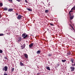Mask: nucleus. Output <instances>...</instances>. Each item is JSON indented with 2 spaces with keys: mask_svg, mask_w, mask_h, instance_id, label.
<instances>
[{
  "mask_svg": "<svg viewBox=\"0 0 75 75\" xmlns=\"http://www.w3.org/2000/svg\"><path fill=\"white\" fill-rule=\"evenodd\" d=\"M22 36L23 37V38L24 39H26L28 37V35H25V33H23L22 34Z\"/></svg>",
  "mask_w": 75,
  "mask_h": 75,
  "instance_id": "nucleus-1",
  "label": "nucleus"
},
{
  "mask_svg": "<svg viewBox=\"0 0 75 75\" xmlns=\"http://www.w3.org/2000/svg\"><path fill=\"white\" fill-rule=\"evenodd\" d=\"M7 69H8V67H7V66H5L4 67V68H3L2 69V70L3 71H7Z\"/></svg>",
  "mask_w": 75,
  "mask_h": 75,
  "instance_id": "nucleus-2",
  "label": "nucleus"
},
{
  "mask_svg": "<svg viewBox=\"0 0 75 75\" xmlns=\"http://www.w3.org/2000/svg\"><path fill=\"white\" fill-rule=\"evenodd\" d=\"M33 45H34V44L33 43H31L29 45V47L30 48H31L33 47Z\"/></svg>",
  "mask_w": 75,
  "mask_h": 75,
  "instance_id": "nucleus-3",
  "label": "nucleus"
},
{
  "mask_svg": "<svg viewBox=\"0 0 75 75\" xmlns=\"http://www.w3.org/2000/svg\"><path fill=\"white\" fill-rule=\"evenodd\" d=\"M70 69H71V71H74L75 70V67H70Z\"/></svg>",
  "mask_w": 75,
  "mask_h": 75,
  "instance_id": "nucleus-4",
  "label": "nucleus"
},
{
  "mask_svg": "<svg viewBox=\"0 0 75 75\" xmlns=\"http://www.w3.org/2000/svg\"><path fill=\"white\" fill-rule=\"evenodd\" d=\"M21 17H22V16L21 15H18L17 17V18L18 20H20L21 18Z\"/></svg>",
  "mask_w": 75,
  "mask_h": 75,
  "instance_id": "nucleus-5",
  "label": "nucleus"
},
{
  "mask_svg": "<svg viewBox=\"0 0 75 75\" xmlns=\"http://www.w3.org/2000/svg\"><path fill=\"white\" fill-rule=\"evenodd\" d=\"M25 45L23 44V46H21V49H24V48H25Z\"/></svg>",
  "mask_w": 75,
  "mask_h": 75,
  "instance_id": "nucleus-6",
  "label": "nucleus"
},
{
  "mask_svg": "<svg viewBox=\"0 0 75 75\" xmlns=\"http://www.w3.org/2000/svg\"><path fill=\"white\" fill-rule=\"evenodd\" d=\"M71 12H73V11H69V17H71V16H72V14L70 13Z\"/></svg>",
  "mask_w": 75,
  "mask_h": 75,
  "instance_id": "nucleus-7",
  "label": "nucleus"
},
{
  "mask_svg": "<svg viewBox=\"0 0 75 75\" xmlns=\"http://www.w3.org/2000/svg\"><path fill=\"white\" fill-rule=\"evenodd\" d=\"M13 11V9L12 8H9L8 9V11H9L10 12Z\"/></svg>",
  "mask_w": 75,
  "mask_h": 75,
  "instance_id": "nucleus-8",
  "label": "nucleus"
},
{
  "mask_svg": "<svg viewBox=\"0 0 75 75\" xmlns=\"http://www.w3.org/2000/svg\"><path fill=\"white\" fill-rule=\"evenodd\" d=\"M3 10H4L5 11H7V10H8V8H7L6 7H5L3 8Z\"/></svg>",
  "mask_w": 75,
  "mask_h": 75,
  "instance_id": "nucleus-9",
  "label": "nucleus"
},
{
  "mask_svg": "<svg viewBox=\"0 0 75 75\" xmlns=\"http://www.w3.org/2000/svg\"><path fill=\"white\" fill-rule=\"evenodd\" d=\"M18 42H20L21 40V37H19L18 39Z\"/></svg>",
  "mask_w": 75,
  "mask_h": 75,
  "instance_id": "nucleus-10",
  "label": "nucleus"
},
{
  "mask_svg": "<svg viewBox=\"0 0 75 75\" xmlns=\"http://www.w3.org/2000/svg\"><path fill=\"white\" fill-rule=\"evenodd\" d=\"M40 52H41V51H40V50H38L36 52V53L37 54H40Z\"/></svg>",
  "mask_w": 75,
  "mask_h": 75,
  "instance_id": "nucleus-11",
  "label": "nucleus"
},
{
  "mask_svg": "<svg viewBox=\"0 0 75 75\" xmlns=\"http://www.w3.org/2000/svg\"><path fill=\"white\" fill-rule=\"evenodd\" d=\"M74 18V16H70V20H72Z\"/></svg>",
  "mask_w": 75,
  "mask_h": 75,
  "instance_id": "nucleus-12",
  "label": "nucleus"
},
{
  "mask_svg": "<svg viewBox=\"0 0 75 75\" xmlns=\"http://www.w3.org/2000/svg\"><path fill=\"white\" fill-rule=\"evenodd\" d=\"M27 10H28V11H32V9L30 8H27Z\"/></svg>",
  "mask_w": 75,
  "mask_h": 75,
  "instance_id": "nucleus-13",
  "label": "nucleus"
},
{
  "mask_svg": "<svg viewBox=\"0 0 75 75\" xmlns=\"http://www.w3.org/2000/svg\"><path fill=\"white\" fill-rule=\"evenodd\" d=\"M24 56L26 58H28V55L27 54H25Z\"/></svg>",
  "mask_w": 75,
  "mask_h": 75,
  "instance_id": "nucleus-14",
  "label": "nucleus"
},
{
  "mask_svg": "<svg viewBox=\"0 0 75 75\" xmlns=\"http://www.w3.org/2000/svg\"><path fill=\"white\" fill-rule=\"evenodd\" d=\"M20 65L21 66H24V64L22 62H21L20 63Z\"/></svg>",
  "mask_w": 75,
  "mask_h": 75,
  "instance_id": "nucleus-15",
  "label": "nucleus"
},
{
  "mask_svg": "<svg viewBox=\"0 0 75 75\" xmlns=\"http://www.w3.org/2000/svg\"><path fill=\"white\" fill-rule=\"evenodd\" d=\"M46 69L49 70V71H50V70H51L50 68V67H46Z\"/></svg>",
  "mask_w": 75,
  "mask_h": 75,
  "instance_id": "nucleus-16",
  "label": "nucleus"
},
{
  "mask_svg": "<svg viewBox=\"0 0 75 75\" xmlns=\"http://www.w3.org/2000/svg\"><path fill=\"white\" fill-rule=\"evenodd\" d=\"M71 61L72 63H73L74 62V59H71Z\"/></svg>",
  "mask_w": 75,
  "mask_h": 75,
  "instance_id": "nucleus-17",
  "label": "nucleus"
},
{
  "mask_svg": "<svg viewBox=\"0 0 75 75\" xmlns=\"http://www.w3.org/2000/svg\"><path fill=\"white\" fill-rule=\"evenodd\" d=\"M62 62H65L66 61V59L62 60Z\"/></svg>",
  "mask_w": 75,
  "mask_h": 75,
  "instance_id": "nucleus-18",
  "label": "nucleus"
},
{
  "mask_svg": "<svg viewBox=\"0 0 75 75\" xmlns=\"http://www.w3.org/2000/svg\"><path fill=\"white\" fill-rule=\"evenodd\" d=\"M75 10V7H74L71 8V10Z\"/></svg>",
  "mask_w": 75,
  "mask_h": 75,
  "instance_id": "nucleus-19",
  "label": "nucleus"
},
{
  "mask_svg": "<svg viewBox=\"0 0 75 75\" xmlns=\"http://www.w3.org/2000/svg\"><path fill=\"white\" fill-rule=\"evenodd\" d=\"M0 7H2L3 6V3H0Z\"/></svg>",
  "mask_w": 75,
  "mask_h": 75,
  "instance_id": "nucleus-20",
  "label": "nucleus"
},
{
  "mask_svg": "<svg viewBox=\"0 0 75 75\" xmlns=\"http://www.w3.org/2000/svg\"><path fill=\"white\" fill-rule=\"evenodd\" d=\"M71 52H67V55H70V54H71Z\"/></svg>",
  "mask_w": 75,
  "mask_h": 75,
  "instance_id": "nucleus-21",
  "label": "nucleus"
},
{
  "mask_svg": "<svg viewBox=\"0 0 75 75\" xmlns=\"http://www.w3.org/2000/svg\"><path fill=\"white\" fill-rule=\"evenodd\" d=\"M48 10H45V12H46V13H48Z\"/></svg>",
  "mask_w": 75,
  "mask_h": 75,
  "instance_id": "nucleus-22",
  "label": "nucleus"
},
{
  "mask_svg": "<svg viewBox=\"0 0 75 75\" xmlns=\"http://www.w3.org/2000/svg\"><path fill=\"white\" fill-rule=\"evenodd\" d=\"M14 68H12V70H11L12 72H13V71H14Z\"/></svg>",
  "mask_w": 75,
  "mask_h": 75,
  "instance_id": "nucleus-23",
  "label": "nucleus"
},
{
  "mask_svg": "<svg viewBox=\"0 0 75 75\" xmlns=\"http://www.w3.org/2000/svg\"><path fill=\"white\" fill-rule=\"evenodd\" d=\"M4 35V34H0V36H3Z\"/></svg>",
  "mask_w": 75,
  "mask_h": 75,
  "instance_id": "nucleus-24",
  "label": "nucleus"
},
{
  "mask_svg": "<svg viewBox=\"0 0 75 75\" xmlns=\"http://www.w3.org/2000/svg\"><path fill=\"white\" fill-rule=\"evenodd\" d=\"M3 51L1 50H0V53H2Z\"/></svg>",
  "mask_w": 75,
  "mask_h": 75,
  "instance_id": "nucleus-25",
  "label": "nucleus"
},
{
  "mask_svg": "<svg viewBox=\"0 0 75 75\" xmlns=\"http://www.w3.org/2000/svg\"><path fill=\"white\" fill-rule=\"evenodd\" d=\"M48 55L49 57H51V55H51V54H50Z\"/></svg>",
  "mask_w": 75,
  "mask_h": 75,
  "instance_id": "nucleus-26",
  "label": "nucleus"
},
{
  "mask_svg": "<svg viewBox=\"0 0 75 75\" xmlns=\"http://www.w3.org/2000/svg\"><path fill=\"white\" fill-rule=\"evenodd\" d=\"M71 26L72 28L73 29V30H74V27L71 25Z\"/></svg>",
  "mask_w": 75,
  "mask_h": 75,
  "instance_id": "nucleus-27",
  "label": "nucleus"
},
{
  "mask_svg": "<svg viewBox=\"0 0 75 75\" xmlns=\"http://www.w3.org/2000/svg\"><path fill=\"white\" fill-rule=\"evenodd\" d=\"M50 25H51L52 26H53V25H54V24L52 23H50Z\"/></svg>",
  "mask_w": 75,
  "mask_h": 75,
  "instance_id": "nucleus-28",
  "label": "nucleus"
},
{
  "mask_svg": "<svg viewBox=\"0 0 75 75\" xmlns=\"http://www.w3.org/2000/svg\"><path fill=\"white\" fill-rule=\"evenodd\" d=\"M16 1H18V2H20V1H21V0H16Z\"/></svg>",
  "mask_w": 75,
  "mask_h": 75,
  "instance_id": "nucleus-29",
  "label": "nucleus"
},
{
  "mask_svg": "<svg viewBox=\"0 0 75 75\" xmlns=\"http://www.w3.org/2000/svg\"><path fill=\"white\" fill-rule=\"evenodd\" d=\"M8 1H11V2H12L13 1L12 0H8Z\"/></svg>",
  "mask_w": 75,
  "mask_h": 75,
  "instance_id": "nucleus-30",
  "label": "nucleus"
},
{
  "mask_svg": "<svg viewBox=\"0 0 75 75\" xmlns=\"http://www.w3.org/2000/svg\"><path fill=\"white\" fill-rule=\"evenodd\" d=\"M72 66L73 67H74V66H75V64H72Z\"/></svg>",
  "mask_w": 75,
  "mask_h": 75,
  "instance_id": "nucleus-31",
  "label": "nucleus"
},
{
  "mask_svg": "<svg viewBox=\"0 0 75 75\" xmlns=\"http://www.w3.org/2000/svg\"><path fill=\"white\" fill-rule=\"evenodd\" d=\"M4 58L5 59H7V57H4Z\"/></svg>",
  "mask_w": 75,
  "mask_h": 75,
  "instance_id": "nucleus-32",
  "label": "nucleus"
},
{
  "mask_svg": "<svg viewBox=\"0 0 75 75\" xmlns=\"http://www.w3.org/2000/svg\"><path fill=\"white\" fill-rule=\"evenodd\" d=\"M4 75H8L7 74H4Z\"/></svg>",
  "mask_w": 75,
  "mask_h": 75,
  "instance_id": "nucleus-33",
  "label": "nucleus"
},
{
  "mask_svg": "<svg viewBox=\"0 0 75 75\" xmlns=\"http://www.w3.org/2000/svg\"><path fill=\"white\" fill-rule=\"evenodd\" d=\"M25 2L26 3H28V1H27V0H25Z\"/></svg>",
  "mask_w": 75,
  "mask_h": 75,
  "instance_id": "nucleus-34",
  "label": "nucleus"
},
{
  "mask_svg": "<svg viewBox=\"0 0 75 75\" xmlns=\"http://www.w3.org/2000/svg\"><path fill=\"white\" fill-rule=\"evenodd\" d=\"M47 31H49V29H47Z\"/></svg>",
  "mask_w": 75,
  "mask_h": 75,
  "instance_id": "nucleus-35",
  "label": "nucleus"
},
{
  "mask_svg": "<svg viewBox=\"0 0 75 75\" xmlns=\"http://www.w3.org/2000/svg\"><path fill=\"white\" fill-rule=\"evenodd\" d=\"M74 7H75V6H74Z\"/></svg>",
  "mask_w": 75,
  "mask_h": 75,
  "instance_id": "nucleus-36",
  "label": "nucleus"
},
{
  "mask_svg": "<svg viewBox=\"0 0 75 75\" xmlns=\"http://www.w3.org/2000/svg\"><path fill=\"white\" fill-rule=\"evenodd\" d=\"M0 16H1V15H0Z\"/></svg>",
  "mask_w": 75,
  "mask_h": 75,
  "instance_id": "nucleus-37",
  "label": "nucleus"
},
{
  "mask_svg": "<svg viewBox=\"0 0 75 75\" xmlns=\"http://www.w3.org/2000/svg\"><path fill=\"white\" fill-rule=\"evenodd\" d=\"M71 30H72V29L71 28Z\"/></svg>",
  "mask_w": 75,
  "mask_h": 75,
  "instance_id": "nucleus-38",
  "label": "nucleus"
},
{
  "mask_svg": "<svg viewBox=\"0 0 75 75\" xmlns=\"http://www.w3.org/2000/svg\"><path fill=\"white\" fill-rule=\"evenodd\" d=\"M25 68H26L25 67Z\"/></svg>",
  "mask_w": 75,
  "mask_h": 75,
  "instance_id": "nucleus-39",
  "label": "nucleus"
}]
</instances>
